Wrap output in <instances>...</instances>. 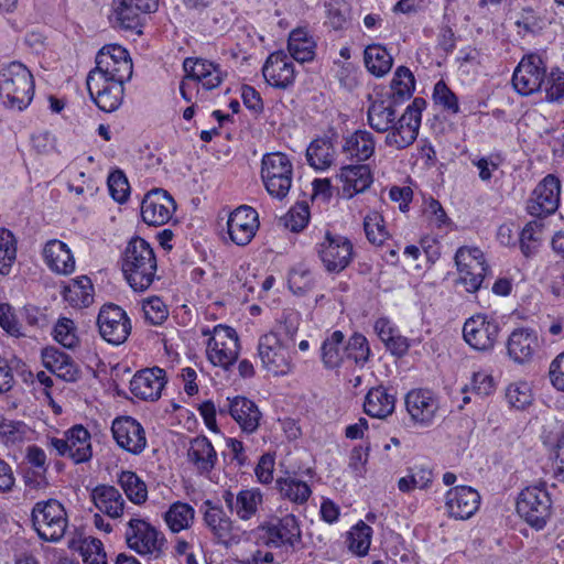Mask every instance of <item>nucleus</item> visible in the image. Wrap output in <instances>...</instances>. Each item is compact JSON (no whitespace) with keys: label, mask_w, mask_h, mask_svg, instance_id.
<instances>
[{"label":"nucleus","mask_w":564,"mask_h":564,"mask_svg":"<svg viewBox=\"0 0 564 564\" xmlns=\"http://www.w3.org/2000/svg\"><path fill=\"white\" fill-rule=\"evenodd\" d=\"M188 458L197 469L209 471L217 462V453L206 436H197L191 442Z\"/></svg>","instance_id":"42"},{"label":"nucleus","mask_w":564,"mask_h":564,"mask_svg":"<svg viewBox=\"0 0 564 564\" xmlns=\"http://www.w3.org/2000/svg\"><path fill=\"white\" fill-rule=\"evenodd\" d=\"M542 341L538 332L520 326L512 329L505 341L506 357L516 366H528L539 356Z\"/></svg>","instance_id":"14"},{"label":"nucleus","mask_w":564,"mask_h":564,"mask_svg":"<svg viewBox=\"0 0 564 564\" xmlns=\"http://www.w3.org/2000/svg\"><path fill=\"white\" fill-rule=\"evenodd\" d=\"M54 339L66 348L77 346L79 338L74 322L69 318H59L53 329Z\"/></svg>","instance_id":"60"},{"label":"nucleus","mask_w":564,"mask_h":564,"mask_svg":"<svg viewBox=\"0 0 564 564\" xmlns=\"http://www.w3.org/2000/svg\"><path fill=\"white\" fill-rule=\"evenodd\" d=\"M405 409L415 425L425 427L435 419L438 400L431 390L413 389L405 397Z\"/></svg>","instance_id":"26"},{"label":"nucleus","mask_w":564,"mask_h":564,"mask_svg":"<svg viewBox=\"0 0 564 564\" xmlns=\"http://www.w3.org/2000/svg\"><path fill=\"white\" fill-rule=\"evenodd\" d=\"M364 228L367 239L372 243L380 246L389 238V231L386 227L383 217L378 212H370L364 219Z\"/></svg>","instance_id":"58"},{"label":"nucleus","mask_w":564,"mask_h":564,"mask_svg":"<svg viewBox=\"0 0 564 564\" xmlns=\"http://www.w3.org/2000/svg\"><path fill=\"white\" fill-rule=\"evenodd\" d=\"M229 413L241 431L248 434L257 431L262 417L257 404L243 397L230 400Z\"/></svg>","instance_id":"33"},{"label":"nucleus","mask_w":564,"mask_h":564,"mask_svg":"<svg viewBox=\"0 0 564 564\" xmlns=\"http://www.w3.org/2000/svg\"><path fill=\"white\" fill-rule=\"evenodd\" d=\"M159 0H119L113 1V11L110 17L115 26L142 34L144 18L156 11Z\"/></svg>","instance_id":"16"},{"label":"nucleus","mask_w":564,"mask_h":564,"mask_svg":"<svg viewBox=\"0 0 564 564\" xmlns=\"http://www.w3.org/2000/svg\"><path fill=\"white\" fill-rule=\"evenodd\" d=\"M542 444L546 451L551 477L557 482L564 484V433H545L542 435Z\"/></svg>","instance_id":"32"},{"label":"nucleus","mask_w":564,"mask_h":564,"mask_svg":"<svg viewBox=\"0 0 564 564\" xmlns=\"http://www.w3.org/2000/svg\"><path fill=\"white\" fill-rule=\"evenodd\" d=\"M264 531L267 543L275 547H297L302 542V530L300 522L294 514H286L275 521L261 525Z\"/></svg>","instance_id":"25"},{"label":"nucleus","mask_w":564,"mask_h":564,"mask_svg":"<svg viewBox=\"0 0 564 564\" xmlns=\"http://www.w3.org/2000/svg\"><path fill=\"white\" fill-rule=\"evenodd\" d=\"M183 70L180 94L186 102L206 99L208 94L218 89L228 76L220 64L198 56L186 57L183 62Z\"/></svg>","instance_id":"3"},{"label":"nucleus","mask_w":564,"mask_h":564,"mask_svg":"<svg viewBox=\"0 0 564 564\" xmlns=\"http://www.w3.org/2000/svg\"><path fill=\"white\" fill-rule=\"evenodd\" d=\"M112 436L122 449L138 455L147 447L143 426L132 416H119L111 424Z\"/></svg>","instance_id":"24"},{"label":"nucleus","mask_w":564,"mask_h":564,"mask_svg":"<svg viewBox=\"0 0 564 564\" xmlns=\"http://www.w3.org/2000/svg\"><path fill=\"white\" fill-rule=\"evenodd\" d=\"M122 272L134 291H144L152 284L156 259L148 241L140 237L130 240L122 260Z\"/></svg>","instance_id":"7"},{"label":"nucleus","mask_w":564,"mask_h":564,"mask_svg":"<svg viewBox=\"0 0 564 564\" xmlns=\"http://www.w3.org/2000/svg\"><path fill=\"white\" fill-rule=\"evenodd\" d=\"M395 408V398L383 387H376L368 391L365 402V412L377 419H384L391 415Z\"/></svg>","instance_id":"39"},{"label":"nucleus","mask_w":564,"mask_h":564,"mask_svg":"<svg viewBox=\"0 0 564 564\" xmlns=\"http://www.w3.org/2000/svg\"><path fill=\"white\" fill-rule=\"evenodd\" d=\"M276 485L281 496L294 503H305L312 495L310 486L294 477L280 478Z\"/></svg>","instance_id":"53"},{"label":"nucleus","mask_w":564,"mask_h":564,"mask_svg":"<svg viewBox=\"0 0 564 564\" xmlns=\"http://www.w3.org/2000/svg\"><path fill=\"white\" fill-rule=\"evenodd\" d=\"M364 64L369 74L382 78L390 73L393 57L383 44L371 43L364 50Z\"/></svg>","instance_id":"36"},{"label":"nucleus","mask_w":564,"mask_h":564,"mask_svg":"<svg viewBox=\"0 0 564 564\" xmlns=\"http://www.w3.org/2000/svg\"><path fill=\"white\" fill-rule=\"evenodd\" d=\"M544 228V221L538 217V219L527 223L519 232V248L525 258H531L539 251Z\"/></svg>","instance_id":"45"},{"label":"nucleus","mask_w":564,"mask_h":564,"mask_svg":"<svg viewBox=\"0 0 564 564\" xmlns=\"http://www.w3.org/2000/svg\"><path fill=\"white\" fill-rule=\"evenodd\" d=\"M124 540L131 551L149 560L160 558L166 549V539L163 532L149 518L138 514L131 517L127 522Z\"/></svg>","instance_id":"9"},{"label":"nucleus","mask_w":564,"mask_h":564,"mask_svg":"<svg viewBox=\"0 0 564 564\" xmlns=\"http://www.w3.org/2000/svg\"><path fill=\"white\" fill-rule=\"evenodd\" d=\"M133 64L128 50L119 44H106L96 55V66L88 75L129 82Z\"/></svg>","instance_id":"13"},{"label":"nucleus","mask_w":564,"mask_h":564,"mask_svg":"<svg viewBox=\"0 0 564 564\" xmlns=\"http://www.w3.org/2000/svg\"><path fill=\"white\" fill-rule=\"evenodd\" d=\"M398 105L390 98L373 100L367 111V121L377 132H388L386 135L388 147L401 150L416 140L426 100L422 97L414 98L397 120L395 106Z\"/></svg>","instance_id":"1"},{"label":"nucleus","mask_w":564,"mask_h":564,"mask_svg":"<svg viewBox=\"0 0 564 564\" xmlns=\"http://www.w3.org/2000/svg\"><path fill=\"white\" fill-rule=\"evenodd\" d=\"M511 84L521 96L544 91L550 102L564 98V72L553 67L547 73L546 62L541 54H524L516 66Z\"/></svg>","instance_id":"2"},{"label":"nucleus","mask_w":564,"mask_h":564,"mask_svg":"<svg viewBox=\"0 0 564 564\" xmlns=\"http://www.w3.org/2000/svg\"><path fill=\"white\" fill-rule=\"evenodd\" d=\"M31 430L21 421L4 417L0 412V442L7 446L20 445L30 438Z\"/></svg>","instance_id":"50"},{"label":"nucleus","mask_w":564,"mask_h":564,"mask_svg":"<svg viewBox=\"0 0 564 564\" xmlns=\"http://www.w3.org/2000/svg\"><path fill=\"white\" fill-rule=\"evenodd\" d=\"M503 395L508 406L517 411L525 410L534 400L532 384L524 379L509 382L505 388Z\"/></svg>","instance_id":"43"},{"label":"nucleus","mask_w":564,"mask_h":564,"mask_svg":"<svg viewBox=\"0 0 564 564\" xmlns=\"http://www.w3.org/2000/svg\"><path fill=\"white\" fill-rule=\"evenodd\" d=\"M370 445H356L348 454L347 470L355 478H365L368 470Z\"/></svg>","instance_id":"59"},{"label":"nucleus","mask_w":564,"mask_h":564,"mask_svg":"<svg viewBox=\"0 0 564 564\" xmlns=\"http://www.w3.org/2000/svg\"><path fill=\"white\" fill-rule=\"evenodd\" d=\"M202 335L206 337L205 355L214 366L228 370L239 356V337L230 326L218 324L213 328H202Z\"/></svg>","instance_id":"11"},{"label":"nucleus","mask_w":564,"mask_h":564,"mask_svg":"<svg viewBox=\"0 0 564 564\" xmlns=\"http://www.w3.org/2000/svg\"><path fill=\"white\" fill-rule=\"evenodd\" d=\"M17 259V239L7 228L0 227V274L8 275Z\"/></svg>","instance_id":"56"},{"label":"nucleus","mask_w":564,"mask_h":564,"mask_svg":"<svg viewBox=\"0 0 564 564\" xmlns=\"http://www.w3.org/2000/svg\"><path fill=\"white\" fill-rule=\"evenodd\" d=\"M376 141L366 129H357L343 138L340 154L343 162L336 176H372L369 161L373 158Z\"/></svg>","instance_id":"5"},{"label":"nucleus","mask_w":564,"mask_h":564,"mask_svg":"<svg viewBox=\"0 0 564 564\" xmlns=\"http://www.w3.org/2000/svg\"><path fill=\"white\" fill-rule=\"evenodd\" d=\"M497 387L498 382L492 370L479 367L471 372L469 381L462 388V392L464 394L473 393L479 398H488L495 394Z\"/></svg>","instance_id":"41"},{"label":"nucleus","mask_w":564,"mask_h":564,"mask_svg":"<svg viewBox=\"0 0 564 564\" xmlns=\"http://www.w3.org/2000/svg\"><path fill=\"white\" fill-rule=\"evenodd\" d=\"M301 323V316L296 312H290L269 334H278L283 341L293 346Z\"/></svg>","instance_id":"62"},{"label":"nucleus","mask_w":564,"mask_h":564,"mask_svg":"<svg viewBox=\"0 0 564 564\" xmlns=\"http://www.w3.org/2000/svg\"><path fill=\"white\" fill-rule=\"evenodd\" d=\"M293 164L283 152L265 153L261 160L260 176H292Z\"/></svg>","instance_id":"51"},{"label":"nucleus","mask_w":564,"mask_h":564,"mask_svg":"<svg viewBox=\"0 0 564 564\" xmlns=\"http://www.w3.org/2000/svg\"><path fill=\"white\" fill-rule=\"evenodd\" d=\"M176 210L173 197L164 189L149 192L141 204L142 220L149 226L166 225Z\"/></svg>","instance_id":"23"},{"label":"nucleus","mask_w":564,"mask_h":564,"mask_svg":"<svg viewBox=\"0 0 564 564\" xmlns=\"http://www.w3.org/2000/svg\"><path fill=\"white\" fill-rule=\"evenodd\" d=\"M415 89V78L413 73L406 66H399L390 83V94L388 98L401 105L409 100Z\"/></svg>","instance_id":"44"},{"label":"nucleus","mask_w":564,"mask_h":564,"mask_svg":"<svg viewBox=\"0 0 564 564\" xmlns=\"http://www.w3.org/2000/svg\"><path fill=\"white\" fill-rule=\"evenodd\" d=\"M204 520L214 535L224 544H231L235 538L231 533L232 523L224 511L217 507H210L206 510Z\"/></svg>","instance_id":"47"},{"label":"nucleus","mask_w":564,"mask_h":564,"mask_svg":"<svg viewBox=\"0 0 564 564\" xmlns=\"http://www.w3.org/2000/svg\"><path fill=\"white\" fill-rule=\"evenodd\" d=\"M93 500L98 510L111 518H119L123 514L124 501L112 486H99L93 491Z\"/></svg>","instance_id":"40"},{"label":"nucleus","mask_w":564,"mask_h":564,"mask_svg":"<svg viewBox=\"0 0 564 564\" xmlns=\"http://www.w3.org/2000/svg\"><path fill=\"white\" fill-rule=\"evenodd\" d=\"M35 80L32 72L14 61L0 69V98L6 108L22 111L32 102Z\"/></svg>","instance_id":"4"},{"label":"nucleus","mask_w":564,"mask_h":564,"mask_svg":"<svg viewBox=\"0 0 564 564\" xmlns=\"http://www.w3.org/2000/svg\"><path fill=\"white\" fill-rule=\"evenodd\" d=\"M516 511L530 528L543 530L553 516V497L545 481L523 487L516 498Z\"/></svg>","instance_id":"6"},{"label":"nucleus","mask_w":564,"mask_h":564,"mask_svg":"<svg viewBox=\"0 0 564 564\" xmlns=\"http://www.w3.org/2000/svg\"><path fill=\"white\" fill-rule=\"evenodd\" d=\"M278 334H264L258 344V355L263 368L274 376H285L292 370L290 348Z\"/></svg>","instance_id":"15"},{"label":"nucleus","mask_w":564,"mask_h":564,"mask_svg":"<svg viewBox=\"0 0 564 564\" xmlns=\"http://www.w3.org/2000/svg\"><path fill=\"white\" fill-rule=\"evenodd\" d=\"M224 498L231 512L241 520L251 519L263 500L262 492L257 488L240 490L236 498L231 492H226Z\"/></svg>","instance_id":"34"},{"label":"nucleus","mask_w":564,"mask_h":564,"mask_svg":"<svg viewBox=\"0 0 564 564\" xmlns=\"http://www.w3.org/2000/svg\"><path fill=\"white\" fill-rule=\"evenodd\" d=\"M338 133L328 129L323 137L314 139L306 149V160L315 172H326L336 161L335 143Z\"/></svg>","instance_id":"29"},{"label":"nucleus","mask_w":564,"mask_h":564,"mask_svg":"<svg viewBox=\"0 0 564 564\" xmlns=\"http://www.w3.org/2000/svg\"><path fill=\"white\" fill-rule=\"evenodd\" d=\"M194 519L195 509L182 501L172 503L164 514V521L173 533L189 529L194 523Z\"/></svg>","instance_id":"46"},{"label":"nucleus","mask_w":564,"mask_h":564,"mask_svg":"<svg viewBox=\"0 0 564 564\" xmlns=\"http://www.w3.org/2000/svg\"><path fill=\"white\" fill-rule=\"evenodd\" d=\"M506 326V316L498 312H478L463 324L465 344L478 352H491L499 343Z\"/></svg>","instance_id":"8"},{"label":"nucleus","mask_w":564,"mask_h":564,"mask_svg":"<svg viewBox=\"0 0 564 564\" xmlns=\"http://www.w3.org/2000/svg\"><path fill=\"white\" fill-rule=\"evenodd\" d=\"M264 82L275 89H289L296 79L295 64L292 57L282 50L269 54L262 68Z\"/></svg>","instance_id":"22"},{"label":"nucleus","mask_w":564,"mask_h":564,"mask_svg":"<svg viewBox=\"0 0 564 564\" xmlns=\"http://www.w3.org/2000/svg\"><path fill=\"white\" fill-rule=\"evenodd\" d=\"M97 326L102 339L113 346L123 344L131 333V322L126 311L115 304L100 308Z\"/></svg>","instance_id":"19"},{"label":"nucleus","mask_w":564,"mask_h":564,"mask_svg":"<svg viewBox=\"0 0 564 564\" xmlns=\"http://www.w3.org/2000/svg\"><path fill=\"white\" fill-rule=\"evenodd\" d=\"M126 82L87 75L86 85L90 99L104 112H113L122 105Z\"/></svg>","instance_id":"18"},{"label":"nucleus","mask_w":564,"mask_h":564,"mask_svg":"<svg viewBox=\"0 0 564 564\" xmlns=\"http://www.w3.org/2000/svg\"><path fill=\"white\" fill-rule=\"evenodd\" d=\"M43 366L65 381H75L79 377V370L72 358L56 348L50 347L42 351Z\"/></svg>","instance_id":"35"},{"label":"nucleus","mask_w":564,"mask_h":564,"mask_svg":"<svg viewBox=\"0 0 564 564\" xmlns=\"http://www.w3.org/2000/svg\"><path fill=\"white\" fill-rule=\"evenodd\" d=\"M481 497L479 492L470 486H454L444 495L445 514L455 520H468L479 509Z\"/></svg>","instance_id":"21"},{"label":"nucleus","mask_w":564,"mask_h":564,"mask_svg":"<svg viewBox=\"0 0 564 564\" xmlns=\"http://www.w3.org/2000/svg\"><path fill=\"white\" fill-rule=\"evenodd\" d=\"M142 311L145 319L153 325H161L169 317L167 305L158 296L144 300Z\"/></svg>","instance_id":"64"},{"label":"nucleus","mask_w":564,"mask_h":564,"mask_svg":"<svg viewBox=\"0 0 564 564\" xmlns=\"http://www.w3.org/2000/svg\"><path fill=\"white\" fill-rule=\"evenodd\" d=\"M260 227L258 212L248 205H241L228 214L226 234L228 240L238 246H248Z\"/></svg>","instance_id":"17"},{"label":"nucleus","mask_w":564,"mask_h":564,"mask_svg":"<svg viewBox=\"0 0 564 564\" xmlns=\"http://www.w3.org/2000/svg\"><path fill=\"white\" fill-rule=\"evenodd\" d=\"M560 195V178H542L529 200V214L539 218L553 214L558 208Z\"/></svg>","instance_id":"28"},{"label":"nucleus","mask_w":564,"mask_h":564,"mask_svg":"<svg viewBox=\"0 0 564 564\" xmlns=\"http://www.w3.org/2000/svg\"><path fill=\"white\" fill-rule=\"evenodd\" d=\"M166 383L165 371L161 368H149L137 372L130 381L131 393L141 400L154 401L161 397Z\"/></svg>","instance_id":"30"},{"label":"nucleus","mask_w":564,"mask_h":564,"mask_svg":"<svg viewBox=\"0 0 564 564\" xmlns=\"http://www.w3.org/2000/svg\"><path fill=\"white\" fill-rule=\"evenodd\" d=\"M84 564H107L106 552L100 540L85 538L80 544Z\"/></svg>","instance_id":"63"},{"label":"nucleus","mask_w":564,"mask_h":564,"mask_svg":"<svg viewBox=\"0 0 564 564\" xmlns=\"http://www.w3.org/2000/svg\"><path fill=\"white\" fill-rule=\"evenodd\" d=\"M457 278L456 285L467 293L476 294L491 272L486 253L477 246H462L454 256Z\"/></svg>","instance_id":"10"},{"label":"nucleus","mask_w":564,"mask_h":564,"mask_svg":"<svg viewBox=\"0 0 564 564\" xmlns=\"http://www.w3.org/2000/svg\"><path fill=\"white\" fill-rule=\"evenodd\" d=\"M52 445L76 464L87 462L93 455L90 434L83 425H75L66 433V438H54Z\"/></svg>","instance_id":"27"},{"label":"nucleus","mask_w":564,"mask_h":564,"mask_svg":"<svg viewBox=\"0 0 564 564\" xmlns=\"http://www.w3.org/2000/svg\"><path fill=\"white\" fill-rule=\"evenodd\" d=\"M317 252L328 272H340L352 259V243L345 236L327 231L317 245Z\"/></svg>","instance_id":"20"},{"label":"nucleus","mask_w":564,"mask_h":564,"mask_svg":"<svg viewBox=\"0 0 564 564\" xmlns=\"http://www.w3.org/2000/svg\"><path fill=\"white\" fill-rule=\"evenodd\" d=\"M288 51L293 62H311L316 55V42L306 28H296L289 34Z\"/></svg>","instance_id":"37"},{"label":"nucleus","mask_w":564,"mask_h":564,"mask_svg":"<svg viewBox=\"0 0 564 564\" xmlns=\"http://www.w3.org/2000/svg\"><path fill=\"white\" fill-rule=\"evenodd\" d=\"M32 522L42 540L57 542L66 532L67 514L64 506L55 499L39 501L32 509Z\"/></svg>","instance_id":"12"},{"label":"nucleus","mask_w":564,"mask_h":564,"mask_svg":"<svg viewBox=\"0 0 564 564\" xmlns=\"http://www.w3.org/2000/svg\"><path fill=\"white\" fill-rule=\"evenodd\" d=\"M432 101L436 108L447 116L454 117L460 112L459 98L444 79L434 84Z\"/></svg>","instance_id":"48"},{"label":"nucleus","mask_w":564,"mask_h":564,"mask_svg":"<svg viewBox=\"0 0 564 564\" xmlns=\"http://www.w3.org/2000/svg\"><path fill=\"white\" fill-rule=\"evenodd\" d=\"M325 25L334 31L347 28L350 18V7L345 0H329L325 3Z\"/></svg>","instance_id":"55"},{"label":"nucleus","mask_w":564,"mask_h":564,"mask_svg":"<svg viewBox=\"0 0 564 564\" xmlns=\"http://www.w3.org/2000/svg\"><path fill=\"white\" fill-rule=\"evenodd\" d=\"M62 295L73 307H87L94 302L93 282L86 275L72 279L64 285Z\"/></svg>","instance_id":"38"},{"label":"nucleus","mask_w":564,"mask_h":564,"mask_svg":"<svg viewBox=\"0 0 564 564\" xmlns=\"http://www.w3.org/2000/svg\"><path fill=\"white\" fill-rule=\"evenodd\" d=\"M310 217L311 213L307 204L296 203L280 218L279 223L292 232H300L307 227Z\"/></svg>","instance_id":"57"},{"label":"nucleus","mask_w":564,"mask_h":564,"mask_svg":"<svg viewBox=\"0 0 564 564\" xmlns=\"http://www.w3.org/2000/svg\"><path fill=\"white\" fill-rule=\"evenodd\" d=\"M119 484L131 502L141 505L148 499L147 485L135 473L122 471L119 476Z\"/></svg>","instance_id":"54"},{"label":"nucleus","mask_w":564,"mask_h":564,"mask_svg":"<svg viewBox=\"0 0 564 564\" xmlns=\"http://www.w3.org/2000/svg\"><path fill=\"white\" fill-rule=\"evenodd\" d=\"M336 66L335 78L340 87L351 91L359 85V69L352 62L334 61Z\"/></svg>","instance_id":"61"},{"label":"nucleus","mask_w":564,"mask_h":564,"mask_svg":"<svg viewBox=\"0 0 564 564\" xmlns=\"http://www.w3.org/2000/svg\"><path fill=\"white\" fill-rule=\"evenodd\" d=\"M344 335L336 330L332 333L322 345V360L327 368H337L341 365L346 355L343 347Z\"/></svg>","instance_id":"52"},{"label":"nucleus","mask_w":564,"mask_h":564,"mask_svg":"<svg viewBox=\"0 0 564 564\" xmlns=\"http://www.w3.org/2000/svg\"><path fill=\"white\" fill-rule=\"evenodd\" d=\"M43 259L48 269L68 275L75 271L76 262L70 248L63 241L52 239L43 248Z\"/></svg>","instance_id":"31"},{"label":"nucleus","mask_w":564,"mask_h":564,"mask_svg":"<svg viewBox=\"0 0 564 564\" xmlns=\"http://www.w3.org/2000/svg\"><path fill=\"white\" fill-rule=\"evenodd\" d=\"M373 530L364 521H358L347 533L348 550L357 556H366L372 541Z\"/></svg>","instance_id":"49"}]
</instances>
